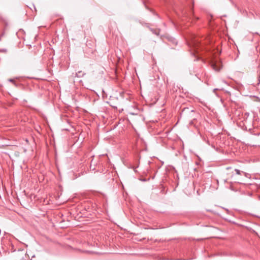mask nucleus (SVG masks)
<instances>
[{"mask_svg":"<svg viewBox=\"0 0 260 260\" xmlns=\"http://www.w3.org/2000/svg\"><path fill=\"white\" fill-rule=\"evenodd\" d=\"M32 6L34 8V9H35V11H37L35 6L34 5H32Z\"/></svg>","mask_w":260,"mask_h":260,"instance_id":"8","label":"nucleus"},{"mask_svg":"<svg viewBox=\"0 0 260 260\" xmlns=\"http://www.w3.org/2000/svg\"><path fill=\"white\" fill-rule=\"evenodd\" d=\"M231 169V167H227L226 168V170H229V169Z\"/></svg>","mask_w":260,"mask_h":260,"instance_id":"9","label":"nucleus"},{"mask_svg":"<svg viewBox=\"0 0 260 260\" xmlns=\"http://www.w3.org/2000/svg\"><path fill=\"white\" fill-rule=\"evenodd\" d=\"M85 74L82 72V71H78L77 73H76V77H78V78H81L82 77H83V76L85 75Z\"/></svg>","mask_w":260,"mask_h":260,"instance_id":"3","label":"nucleus"},{"mask_svg":"<svg viewBox=\"0 0 260 260\" xmlns=\"http://www.w3.org/2000/svg\"><path fill=\"white\" fill-rule=\"evenodd\" d=\"M111 102V106L113 107L114 108H116L117 109V106H119L120 104H115L114 103H113L112 101L110 102Z\"/></svg>","mask_w":260,"mask_h":260,"instance_id":"6","label":"nucleus"},{"mask_svg":"<svg viewBox=\"0 0 260 260\" xmlns=\"http://www.w3.org/2000/svg\"><path fill=\"white\" fill-rule=\"evenodd\" d=\"M7 53L8 52V49H1V53Z\"/></svg>","mask_w":260,"mask_h":260,"instance_id":"7","label":"nucleus"},{"mask_svg":"<svg viewBox=\"0 0 260 260\" xmlns=\"http://www.w3.org/2000/svg\"><path fill=\"white\" fill-rule=\"evenodd\" d=\"M189 45L192 46L194 49H197L198 47L200 45V43H199L198 40L194 39L189 44Z\"/></svg>","mask_w":260,"mask_h":260,"instance_id":"2","label":"nucleus"},{"mask_svg":"<svg viewBox=\"0 0 260 260\" xmlns=\"http://www.w3.org/2000/svg\"><path fill=\"white\" fill-rule=\"evenodd\" d=\"M235 172H236V173L237 175H241L242 174H244V175H245V176H246L247 173H245V172H244L241 171H240V170H238V169H235Z\"/></svg>","mask_w":260,"mask_h":260,"instance_id":"5","label":"nucleus"},{"mask_svg":"<svg viewBox=\"0 0 260 260\" xmlns=\"http://www.w3.org/2000/svg\"><path fill=\"white\" fill-rule=\"evenodd\" d=\"M86 252H90V251H86Z\"/></svg>","mask_w":260,"mask_h":260,"instance_id":"12","label":"nucleus"},{"mask_svg":"<svg viewBox=\"0 0 260 260\" xmlns=\"http://www.w3.org/2000/svg\"><path fill=\"white\" fill-rule=\"evenodd\" d=\"M154 33H155L156 35H158V34H157L156 32H154Z\"/></svg>","mask_w":260,"mask_h":260,"instance_id":"11","label":"nucleus"},{"mask_svg":"<svg viewBox=\"0 0 260 260\" xmlns=\"http://www.w3.org/2000/svg\"><path fill=\"white\" fill-rule=\"evenodd\" d=\"M211 66L212 69L216 72L219 71L222 68L221 63L218 60H212L211 61Z\"/></svg>","mask_w":260,"mask_h":260,"instance_id":"1","label":"nucleus"},{"mask_svg":"<svg viewBox=\"0 0 260 260\" xmlns=\"http://www.w3.org/2000/svg\"><path fill=\"white\" fill-rule=\"evenodd\" d=\"M1 25H5L6 27L9 25L8 22L6 20H5L2 18H1Z\"/></svg>","mask_w":260,"mask_h":260,"instance_id":"4","label":"nucleus"},{"mask_svg":"<svg viewBox=\"0 0 260 260\" xmlns=\"http://www.w3.org/2000/svg\"><path fill=\"white\" fill-rule=\"evenodd\" d=\"M123 93H120V96H123Z\"/></svg>","mask_w":260,"mask_h":260,"instance_id":"10","label":"nucleus"}]
</instances>
